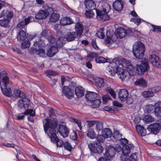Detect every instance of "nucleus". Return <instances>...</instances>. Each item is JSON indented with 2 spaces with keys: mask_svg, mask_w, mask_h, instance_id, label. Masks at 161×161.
Wrapping results in <instances>:
<instances>
[{
  "mask_svg": "<svg viewBox=\"0 0 161 161\" xmlns=\"http://www.w3.org/2000/svg\"><path fill=\"white\" fill-rule=\"evenodd\" d=\"M127 72L130 76L135 74L134 69L130 63L123 58H116L113 60L106 68V72L111 76L117 72L120 78L123 80Z\"/></svg>",
  "mask_w": 161,
  "mask_h": 161,
  "instance_id": "nucleus-1",
  "label": "nucleus"
},
{
  "mask_svg": "<svg viewBox=\"0 0 161 161\" xmlns=\"http://www.w3.org/2000/svg\"><path fill=\"white\" fill-rule=\"evenodd\" d=\"M43 126L45 133L50 137L52 141L56 142L57 146H63L64 142L62 141L58 140L55 133V129L57 126L58 121L56 118L49 119L46 118L42 120Z\"/></svg>",
  "mask_w": 161,
  "mask_h": 161,
  "instance_id": "nucleus-2",
  "label": "nucleus"
},
{
  "mask_svg": "<svg viewBox=\"0 0 161 161\" xmlns=\"http://www.w3.org/2000/svg\"><path fill=\"white\" fill-rule=\"evenodd\" d=\"M145 50V45L139 41L136 42L133 45L132 52L134 56L136 58H142Z\"/></svg>",
  "mask_w": 161,
  "mask_h": 161,
  "instance_id": "nucleus-3",
  "label": "nucleus"
},
{
  "mask_svg": "<svg viewBox=\"0 0 161 161\" xmlns=\"http://www.w3.org/2000/svg\"><path fill=\"white\" fill-rule=\"evenodd\" d=\"M121 149V148L119 146H118L116 148H115L112 146H108L106 148L104 156L107 159L109 160L114 156L116 151L119 152Z\"/></svg>",
  "mask_w": 161,
  "mask_h": 161,
  "instance_id": "nucleus-4",
  "label": "nucleus"
},
{
  "mask_svg": "<svg viewBox=\"0 0 161 161\" xmlns=\"http://www.w3.org/2000/svg\"><path fill=\"white\" fill-rule=\"evenodd\" d=\"M98 54L95 52H92L89 53L87 56L88 59L90 61H92L93 58H95V61L97 63H104L106 62H109L110 61L109 58H105L103 57H98Z\"/></svg>",
  "mask_w": 161,
  "mask_h": 161,
  "instance_id": "nucleus-5",
  "label": "nucleus"
},
{
  "mask_svg": "<svg viewBox=\"0 0 161 161\" xmlns=\"http://www.w3.org/2000/svg\"><path fill=\"white\" fill-rule=\"evenodd\" d=\"M149 66L147 62L142 61L141 64L136 65L135 69L137 74L140 75H142L147 70Z\"/></svg>",
  "mask_w": 161,
  "mask_h": 161,
  "instance_id": "nucleus-6",
  "label": "nucleus"
},
{
  "mask_svg": "<svg viewBox=\"0 0 161 161\" xmlns=\"http://www.w3.org/2000/svg\"><path fill=\"white\" fill-rule=\"evenodd\" d=\"M148 60L152 65L157 68L161 67V60L159 57L155 54H151L149 56Z\"/></svg>",
  "mask_w": 161,
  "mask_h": 161,
  "instance_id": "nucleus-7",
  "label": "nucleus"
},
{
  "mask_svg": "<svg viewBox=\"0 0 161 161\" xmlns=\"http://www.w3.org/2000/svg\"><path fill=\"white\" fill-rule=\"evenodd\" d=\"M35 19L33 17L29 16L25 18L24 20L19 22L17 25V28L19 30L22 29L26 30V25L30 22L35 21Z\"/></svg>",
  "mask_w": 161,
  "mask_h": 161,
  "instance_id": "nucleus-8",
  "label": "nucleus"
},
{
  "mask_svg": "<svg viewBox=\"0 0 161 161\" xmlns=\"http://www.w3.org/2000/svg\"><path fill=\"white\" fill-rule=\"evenodd\" d=\"M88 147L91 152L94 153H102L103 150V148L102 145L96 142L89 144Z\"/></svg>",
  "mask_w": 161,
  "mask_h": 161,
  "instance_id": "nucleus-9",
  "label": "nucleus"
},
{
  "mask_svg": "<svg viewBox=\"0 0 161 161\" xmlns=\"http://www.w3.org/2000/svg\"><path fill=\"white\" fill-rule=\"evenodd\" d=\"M134 147L133 145L132 144H128V146H123L122 148V153L123 155L121 160L123 161H127V157L129 153H130L131 148Z\"/></svg>",
  "mask_w": 161,
  "mask_h": 161,
  "instance_id": "nucleus-10",
  "label": "nucleus"
},
{
  "mask_svg": "<svg viewBox=\"0 0 161 161\" xmlns=\"http://www.w3.org/2000/svg\"><path fill=\"white\" fill-rule=\"evenodd\" d=\"M161 128V124L155 123L149 125L147 130L151 133L156 135L158 133Z\"/></svg>",
  "mask_w": 161,
  "mask_h": 161,
  "instance_id": "nucleus-11",
  "label": "nucleus"
},
{
  "mask_svg": "<svg viewBox=\"0 0 161 161\" xmlns=\"http://www.w3.org/2000/svg\"><path fill=\"white\" fill-rule=\"evenodd\" d=\"M91 79L89 80L97 87L102 88L105 85L104 80L102 78L97 77H92Z\"/></svg>",
  "mask_w": 161,
  "mask_h": 161,
  "instance_id": "nucleus-12",
  "label": "nucleus"
},
{
  "mask_svg": "<svg viewBox=\"0 0 161 161\" xmlns=\"http://www.w3.org/2000/svg\"><path fill=\"white\" fill-rule=\"evenodd\" d=\"M97 16V19L102 21L108 20L109 18L107 13L101 10L96 9Z\"/></svg>",
  "mask_w": 161,
  "mask_h": 161,
  "instance_id": "nucleus-13",
  "label": "nucleus"
},
{
  "mask_svg": "<svg viewBox=\"0 0 161 161\" xmlns=\"http://www.w3.org/2000/svg\"><path fill=\"white\" fill-rule=\"evenodd\" d=\"M30 103L29 100L25 96L20 98L18 101L17 104L19 108H22L28 107Z\"/></svg>",
  "mask_w": 161,
  "mask_h": 161,
  "instance_id": "nucleus-14",
  "label": "nucleus"
},
{
  "mask_svg": "<svg viewBox=\"0 0 161 161\" xmlns=\"http://www.w3.org/2000/svg\"><path fill=\"white\" fill-rule=\"evenodd\" d=\"M131 31L127 30V31L123 28H119L116 31V36L117 38H122L125 37L128 33H130Z\"/></svg>",
  "mask_w": 161,
  "mask_h": 161,
  "instance_id": "nucleus-15",
  "label": "nucleus"
},
{
  "mask_svg": "<svg viewBox=\"0 0 161 161\" xmlns=\"http://www.w3.org/2000/svg\"><path fill=\"white\" fill-rule=\"evenodd\" d=\"M121 136V135L118 131H115L113 135V137L114 138V141L120 140L121 144L123 146H127L128 144V140L125 138H121L120 139V137Z\"/></svg>",
  "mask_w": 161,
  "mask_h": 161,
  "instance_id": "nucleus-16",
  "label": "nucleus"
},
{
  "mask_svg": "<svg viewBox=\"0 0 161 161\" xmlns=\"http://www.w3.org/2000/svg\"><path fill=\"white\" fill-rule=\"evenodd\" d=\"M49 15V12L47 10H40L35 15V18L38 19H46Z\"/></svg>",
  "mask_w": 161,
  "mask_h": 161,
  "instance_id": "nucleus-17",
  "label": "nucleus"
},
{
  "mask_svg": "<svg viewBox=\"0 0 161 161\" xmlns=\"http://www.w3.org/2000/svg\"><path fill=\"white\" fill-rule=\"evenodd\" d=\"M0 83H1V86H2V85H3L4 87L13 86V84L10 81L9 78L7 73L2 77V79L0 81Z\"/></svg>",
  "mask_w": 161,
  "mask_h": 161,
  "instance_id": "nucleus-18",
  "label": "nucleus"
},
{
  "mask_svg": "<svg viewBox=\"0 0 161 161\" xmlns=\"http://www.w3.org/2000/svg\"><path fill=\"white\" fill-rule=\"evenodd\" d=\"M154 112L155 115L161 119V101H158L154 104Z\"/></svg>",
  "mask_w": 161,
  "mask_h": 161,
  "instance_id": "nucleus-19",
  "label": "nucleus"
},
{
  "mask_svg": "<svg viewBox=\"0 0 161 161\" xmlns=\"http://www.w3.org/2000/svg\"><path fill=\"white\" fill-rule=\"evenodd\" d=\"M59 134L63 137H65L68 136L69 131L68 128L63 125H60L58 129Z\"/></svg>",
  "mask_w": 161,
  "mask_h": 161,
  "instance_id": "nucleus-20",
  "label": "nucleus"
},
{
  "mask_svg": "<svg viewBox=\"0 0 161 161\" xmlns=\"http://www.w3.org/2000/svg\"><path fill=\"white\" fill-rule=\"evenodd\" d=\"M128 96V93L126 89H122L119 92V98L122 101L124 102L126 101Z\"/></svg>",
  "mask_w": 161,
  "mask_h": 161,
  "instance_id": "nucleus-21",
  "label": "nucleus"
},
{
  "mask_svg": "<svg viewBox=\"0 0 161 161\" xmlns=\"http://www.w3.org/2000/svg\"><path fill=\"white\" fill-rule=\"evenodd\" d=\"M87 101L90 103L96 99L97 97V94L93 92H87L86 95Z\"/></svg>",
  "mask_w": 161,
  "mask_h": 161,
  "instance_id": "nucleus-22",
  "label": "nucleus"
},
{
  "mask_svg": "<svg viewBox=\"0 0 161 161\" xmlns=\"http://www.w3.org/2000/svg\"><path fill=\"white\" fill-rule=\"evenodd\" d=\"M113 5L114 9L116 11H120L123 8V2L120 0H116L114 2Z\"/></svg>",
  "mask_w": 161,
  "mask_h": 161,
  "instance_id": "nucleus-23",
  "label": "nucleus"
},
{
  "mask_svg": "<svg viewBox=\"0 0 161 161\" xmlns=\"http://www.w3.org/2000/svg\"><path fill=\"white\" fill-rule=\"evenodd\" d=\"M63 94L68 98H71L73 97L74 93L71 89L67 86H64L63 88Z\"/></svg>",
  "mask_w": 161,
  "mask_h": 161,
  "instance_id": "nucleus-24",
  "label": "nucleus"
},
{
  "mask_svg": "<svg viewBox=\"0 0 161 161\" xmlns=\"http://www.w3.org/2000/svg\"><path fill=\"white\" fill-rule=\"evenodd\" d=\"M73 23L72 19L69 17H65L62 18L60 20V24L62 26H65Z\"/></svg>",
  "mask_w": 161,
  "mask_h": 161,
  "instance_id": "nucleus-25",
  "label": "nucleus"
},
{
  "mask_svg": "<svg viewBox=\"0 0 161 161\" xmlns=\"http://www.w3.org/2000/svg\"><path fill=\"white\" fill-rule=\"evenodd\" d=\"M86 7L88 9H94L96 7L94 1L92 0H86L85 1Z\"/></svg>",
  "mask_w": 161,
  "mask_h": 161,
  "instance_id": "nucleus-26",
  "label": "nucleus"
},
{
  "mask_svg": "<svg viewBox=\"0 0 161 161\" xmlns=\"http://www.w3.org/2000/svg\"><path fill=\"white\" fill-rule=\"evenodd\" d=\"M78 36L76 34V32H68L66 35H64V38L68 41H73Z\"/></svg>",
  "mask_w": 161,
  "mask_h": 161,
  "instance_id": "nucleus-27",
  "label": "nucleus"
},
{
  "mask_svg": "<svg viewBox=\"0 0 161 161\" xmlns=\"http://www.w3.org/2000/svg\"><path fill=\"white\" fill-rule=\"evenodd\" d=\"M30 52L31 53H35L41 56H43L45 54V50L41 48L37 50L36 48H32Z\"/></svg>",
  "mask_w": 161,
  "mask_h": 161,
  "instance_id": "nucleus-28",
  "label": "nucleus"
},
{
  "mask_svg": "<svg viewBox=\"0 0 161 161\" xmlns=\"http://www.w3.org/2000/svg\"><path fill=\"white\" fill-rule=\"evenodd\" d=\"M75 29L76 34L78 36H80L82 33L83 28L82 25L80 23L78 22L76 23Z\"/></svg>",
  "mask_w": 161,
  "mask_h": 161,
  "instance_id": "nucleus-29",
  "label": "nucleus"
},
{
  "mask_svg": "<svg viewBox=\"0 0 161 161\" xmlns=\"http://www.w3.org/2000/svg\"><path fill=\"white\" fill-rule=\"evenodd\" d=\"M136 129L137 132L141 136H144L146 134H148L149 133H147L146 130L144 129L143 127L142 126L139 125H137L136 126Z\"/></svg>",
  "mask_w": 161,
  "mask_h": 161,
  "instance_id": "nucleus-30",
  "label": "nucleus"
},
{
  "mask_svg": "<svg viewBox=\"0 0 161 161\" xmlns=\"http://www.w3.org/2000/svg\"><path fill=\"white\" fill-rule=\"evenodd\" d=\"M75 94L77 97L80 98L84 95V90L81 86H78L75 88Z\"/></svg>",
  "mask_w": 161,
  "mask_h": 161,
  "instance_id": "nucleus-31",
  "label": "nucleus"
},
{
  "mask_svg": "<svg viewBox=\"0 0 161 161\" xmlns=\"http://www.w3.org/2000/svg\"><path fill=\"white\" fill-rule=\"evenodd\" d=\"M26 38L25 32L23 30L20 31L17 34V39L19 41H22L25 40Z\"/></svg>",
  "mask_w": 161,
  "mask_h": 161,
  "instance_id": "nucleus-32",
  "label": "nucleus"
},
{
  "mask_svg": "<svg viewBox=\"0 0 161 161\" xmlns=\"http://www.w3.org/2000/svg\"><path fill=\"white\" fill-rule=\"evenodd\" d=\"M58 50V49L57 47L52 46L48 50L47 55L50 57H52L55 55Z\"/></svg>",
  "mask_w": 161,
  "mask_h": 161,
  "instance_id": "nucleus-33",
  "label": "nucleus"
},
{
  "mask_svg": "<svg viewBox=\"0 0 161 161\" xmlns=\"http://www.w3.org/2000/svg\"><path fill=\"white\" fill-rule=\"evenodd\" d=\"M135 85L142 87H145L147 86V83L143 78L138 79L135 82Z\"/></svg>",
  "mask_w": 161,
  "mask_h": 161,
  "instance_id": "nucleus-34",
  "label": "nucleus"
},
{
  "mask_svg": "<svg viewBox=\"0 0 161 161\" xmlns=\"http://www.w3.org/2000/svg\"><path fill=\"white\" fill-rule=\"evenodd\" d=\"M0 87L4 95L8 96L9 97H11L12 95V91L10 88H7V87H4V89L3 90L2 86H1V83H0Z\"/></svg>",
  "mask_w": 161,
  "mask_h": 161,
  "instance_id": "nucleus-35",
  "label": "nucleus"
},
{
  "mask_svg": "<svg viewBox=\"0 0 161 161\" xmlns=\"http://www.w3.org/2000/svg\"><path fill=\"white\" fill-rule=\"evenodd\" d=\"M102 134L105 138H108L111 137L112 133L109 129L105 128L102 130Z\"/></svg>",
  "mask_w": 161,
  "mask_h": 161,
  "instance_id": "nucleus-36",
  "label": "nucleus"
},
{
  "mask_svg": "<svg viewBox=\"0 0 161 161\" xmlns=\"http://www.w3.org/2000/svg\"><path fill=\"white\" fill-rule=\"evenodd\" d=\"M101 103V101L100 100L97 98L91 102L90 103L91 106L92 107L94 108H97L99 107Z\"/></svg>",
  "mask_w": 161,
  "mask_h": 161,
  "instance_id": "nucleus-37",
  "label": "nucleus"
},
{
  "mask_svg": "<svg viewBox=\"0 0 161 161\" xmlns=\"http://www.w3.org/2000/svg\"><path fill=\"white\" fill-rule=\"evenodd\" d=\"M14 94L15 97L18 98L20 97V98L25 96V93L18 89L14 90Z\"/></svg>",
  "mask_w": 161,
  "mask_h": 161,
  "instance_id": "nucleus-38",
  "label": "nucleus"
},
{
  "mask_svg": "<svg viewBox=\"0 0 161 161\" xmlns=\"http://www.w3.org/2000/svg\"><path fill=\"white\" fill-rule=\"evenodd\" d=\"M59 19V15L56 13L52 14L50 17V21L52 22H55Z\"/></svg>",
  "mask_w": 161,
  "mask_h": 161,
  "instance_id": "nucleus-39",
  "label": "nucleus"
},
{
  "mask_svg": "<svg viewBox=\"0 0 161 161\" xmlns=\"http://www.w3.org/2000/svg\"><path fill=\"white\" fill-rule=\"evenodd\" d=\"M87 136L91 139H94L96 137V134L93 129H90L88 131Z\"/></svg>",
  "mask_w": 161,
  "mask_h": 161,
  "instance_id": "nucleus-40",
  "label": "nucleus"
},
{
  "mask_svg": "<svg viewBox=\"0 0 161 161\" xmlns=\"http://www.w3.org/2000/svg\"><path fill=\"white\" fill-rule=\"evenodd\" d=\"M142 95L145 97H149L154 95L153 92L151 91H145L142 92Z\"/></svg>",
  "mask_w": 161,
  "mask_h": 161,
  "instance_id": "nucleus-41",
  "label": "nucleus"
},
{
  "mask_svg": "<svg viewBox=\"0 0 161 161\" xmlns=\"http://www.w3.org/2000/svg\"><path fill=\"white\" fill-rule=\"evenodd\" d=\"M108 34H110V31H108L106 33L107 37L105 41V43L106 45L111 43L114 41L113 38H111V36H108Z\"/></svg>",
  "mask_w": 161,
  "mask_h": 161,
  "instance_id": "nucleus-42",
  "label": "nucleus"
},
{
  "mask_svg": "<svg viewBox=\"0 0 161 161\" xmlns=\"http://www.w3.org/2000/svg\"><path fill=\"white\" fill-rule=\"evenodd\" d=\"M25 115H29V116H35L36 113L35 110L32 109H27L25 110L24 113Z\"/></svg>",
  "mask_w": 161,
  "mask_h": 161,
  "instance_id": "nucleus-43",
  "label": "nucleus"
},
{
  "mask_svg": "<svg viewBox=\"0 0 161 161\" xmlns=\"http://www.w3.org/2000/svg\"><path fill=\"white\" fill-rule=\"evenodd\" d=\"M86 17L88 18H93L95 15V13L93 12L92 9L90 10H86L85 13Z\"/></svg>",
  "mask_w": 161,
  "mask_h": 161,
  "instance_id": "nucleus-44",
  "label": "nucleus"
},
{
  "mask_svg": "<svg viewBox=\"0 0 161 161\" xmlns=\"http://www.w3.org/2000/svg\"><path fill=\"white\" fill-rule=\"evenodd\" d=\"M153 109V105L148 104L144 108L145 112L147 113H150Z\"/></svg>",
  "mask_w": 161,
  "mask_h": 161,
  "instance_id": "nucleus-45",
  "label": "nucleus"
},
{
  "mask_svg": "<svg viewBox=\"0 0 161 161\" xmlns=\"http://www.w3.org/2000/svg\"><path fill=\"white\" fill-rule=\"evenodd\" d=\"M106 90L107 92H109L114 98H115L116 95L115 92L112 88L109 87H107L106 89Z\"/></svg>",
  "mask_w": 161,
  "mask_h": 161,
  "instance_id": "nucleus-46",
  "label": "nucleus"
},
{
  "mask_svg": "<svg viewBox=\"0 0 161 161\" xmlns=\"http://www.w3.org/2000/svg\"><path fill=\"white\" fill-rule=\"evenodd\" d=\"M104 28H100L99 31L97 33V35L98 37L101 39H103L104 36V34L103 33Z\"/></svg>",
  "mask_w": 161,
  "mask_h": 161,
  "instance_id": "nucleus-47",
  "label": "nucleus"
},
{
  "mask_svg": "<svg viewBox=\"0 0 161 161\" xmlns=\"http://www.w3.org/2000/svg\"><path fill=\"white\" fill-rule=\"evenodd\" d=\"M96 128L97 131L102 130L103 128V124L102 123L97 121L96 123Z\"/></svg>",
  "mask_w": 161,
  "mask_h": 161,
  "instance_id": "nucleus-48",
  "label": "nucleus"
},
{
  "mask_svg": "<svg viewBox=\"0 0 161 161\" xmlns=\"http://www.w3.org/2000/svg\"><path fill=\"white\" fill-rule=\"evenodd\" d=\"M9 21L8 19H4L0 20V25L2 26L6 27L8 24Z\"/></svg>",
  "mask_w": 161,
  "mask_h": 161,
  "instance_id": "nucleus-49",
  "label": "nucleus"
},
{
  "mask_svg": "<svg viewBox=\"0 0 161 161\" xmlns=\"http://www.w3.org/2000/svg\"><path fill=\"white\" fill-rule=\"evenodd\" d=\"M103 11L105 12L108 13L111 9L109 4L107 3L104 4L103 6Z\"/></svg>",
  "mask_w": 161,
  "mask_h": 161,
  "instance_id": "nucleus-50",
  "label": "nucleus"
},
{
  "mask_svg": "<svg viewBox=\"0 0 161 161\" xmlns=\"http://www.w3.org/2000/svg\"><path fill=\"white\" fill-rule=\"evenodd\" d=\"M70 120L71 122L76 123L79 127L80 130L82 129V127L81 126L80 122L79 120L73 118H71Z\"/></svg>",
  "mask_w": 161,
  "mask_h": 161,
  "instance_id": "nucleus-51",
  "label": "nucleus"
},
{
  "mask_svg": "<svg viewBox=\"0 0 161 161\" xmlns=\"http://www.w3.org/2000/svg\"><path fill=\"white\" fill-rule=\"evenodd\" d=\"M30 46V42L28 41H26L22 43L21 47L23 48H25L29 47Z\"/></svg>",
  "mask_w": 161,
  "mask_h": 161,
  "instance_id": "nucleus-52",
  "label": "nucleus"
},
{
  "mask_svg": "<svg viewBox=\"0 0 161 161\" xmlns=\"http://www.w3.org/2000/svg\"><path fill=\"white\" fill-rule=\"evenodd\" d=\"M144 120L146 122H152L154 121V119L151 116L147 115H146L144 118Z\"/></svg>",
  "mask_w": 161,
  "mask_h": 161,
  "instance_id": "nucleus-53",
  "label": "nucleus"
},
{
  "mask_svg": "<svg viewBox=\"0 0 161 161\" xmlns=\"http://www.w3.org/2000/svg\"><path fill=\"white\" fill-rule=\"evenodd\" d=\"M151 26L153 27V31L155 32H158L161 31V28L158 26H157L151 24Z\"/></svg>",
  "mask_w": 161,
  "mask_h": 161,
  "instance_id": "nucleus-54",
  "label": "nucleus"
},
{
  "mask_svg": "<svg viewBox=\"0 0 161 161\" xmlns=\"http://www.w3.org/2000/svg\"><path fill=\"white\" fill-rule=\"evenodd\" d=\"M105 138L103 134H102V135H99L97 136V140L98 142L102 143L104 141Z\"/></svg>",
  "mask_w": 161,
  "mask_h": 161,
  "instance_id": "nucleus-55",
  "label": "nucleus"
},
{
  "mask_svg": "<svg viewBox=\"0 0 161 161\" xmlns=\"http://www.w3.org/2000/svg\"><path fill=\"white\" fill-rule=\"evenodd\" d=\"M103 101V104H106L109 100L111 99L110 97L108 95H104L102 97Z\"/></svg>",
  "mask_w": 161,
  "mask_h": 161,
  "instance_id": "nucleus-56",
  "label": "nucleus"
},
{
  "mask_svg": "<svg viewBox=\"0 0 161 161\" xmlns=\"http://www.w3.org/2000/svg\"><path fill=\"white\" fill-rule=\"evenodd\" d=\"M64 148L69 151H70L72 149V147L68 142H66L64 144Z\"/></svg>",
  "mask_w": 161,
  "mask_h": 161,
  "instance_id": "nucleus-57",
  "label": "nucleus"
},
{
  "mask_svg": "<svg viewBox=\"0 0 161 161\" xmlns=\"http://www.w3.org/2000/svg\"><path fill=\"white\" fill-rule=\"evenodd\" d=\"M48 40L50 43L53 44L56 42L55 38L52 35H49L48 36Z\"/></svg>",
  "mask_w": 161,
  "mask_h": 161,
  "instance_id": "nucleus-58",
  "label": "nucleus"
},
{
  "mask_svg": "<svg viewBox=\"0 0 161 161\" xmlns=\"http://www.w3.org/2000/svg\"><path fill=\"white\" fill-rule=\"evenodd\" d=\"M45 73L47 75L55 76L57 75V73L51 70H47L45 71Z\"/></svg>",
  "mask_w": 161,
  "mask_h": 161,
  "instance_id": "nucleus-59",
  "label": "nucleus"
},
{
  "mask_svg": "<svg viewBox=\"0 0 161 161\" xmlns=\"http://www.w3.org/2000/svg\"><path fill=\"white\" fill-rule=\"evenodd\" d=\"M137 156L136 153H134L131 155L129 158L130 161H136Z\"/></svg>",
  "mask_w": 161,
  "mask_h": 161,
  "instance_id": "nucleus-60",
  "label": "nucleus"
},
{
  "mask_svg": "<svg viewBox=\"0 0 161 161\" xmlns=\"http://www.w3.org/2000/svg\"><path fill=\"white\" fill-rule=\"evenodd\" d=\"M130 21L133 22L137 25H138L141 23V20L140 19L132 18L130 19Z\"/></svg>",
  "mask_w": 161,
  "mask_h": 161,
  "instance_id": "nucleus-61",
  "label": "nucleus"
},
{
  "mask_svg": "<svg viewBox=\"0 0 161 161\" xmlns=\"http://www.w3.org/2000/svg\"><path fill=\"white\" fill-rule=\"evenodd\" d=\"M62 38H59L58 40L56 41V45L57 47H61L62 46L63 44V42Z\"/></svg>",
  "mask_w": 161,
  "mask_h": 161,
  "instance_id": "nucleus-62",
  "label": "nucleus"
},
{
  "mask_svg": "<svg viewBox=\"0 0 161 161\" xmlns=\"http://www.w3.org/2000/svg\"><path fill=\"white\" fill-rule=\"evenodd\" d=\"M70 137L71 139L74 140H76L77 139V135L76 133L74 131L71 133L70 135Z\"/></svg>",
  "mask_w": 161,
  "mask_h": 161,
  "instance_id": "nucleus-63",
  "label": "nucleus"
},
{
  "mask_svg": "<svg viewBox=\"0 0 161 161\" xmlns=\"http://www.w3.org/2000/svg\"><path fill=\"white\" fill-rule=\"evenodd\" d=\"M92 44L93 47L96 50H98L99 48L97 46L96 40L95 39H92Z\"/></svg>",
  "mask_w": 161,
  "mask_h": 161,
  "instance_id": "nucleus-64",
  "label": "nucleus"
}]
</instances>
